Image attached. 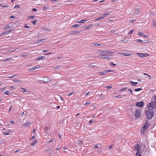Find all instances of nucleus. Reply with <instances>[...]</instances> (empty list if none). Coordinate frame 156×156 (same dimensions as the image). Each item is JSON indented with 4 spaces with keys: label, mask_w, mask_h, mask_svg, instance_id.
<instances>
[{
    "label": "nucleus",
    "mask_w": 156,
    "mask_h": 156,
    "mask_svg": "<svg viewBox=\"0 0 156 156\" xmlns=\"http://www.w3.org/2000/svg\"><path fill=\"white\" fill-rule=\"evenodd\" d=\"M104 52L108 54H114V52H111L108 50L105 51H103Z\"/></svg>",
    "instance_id": "6ab92c4d"
},
{
    "label": "nucleus",
    "mask_w": 156,
    "mask_h": 156,
    "mask_svg": "<svg viewBox=\"0 0 156 156\" xmlns=\"http://www.w3.org/2000/svg\"><path fill=\"white\" fill-rule=\"evenodd\" d=\"M146 129H144L143 128L141 130V133L142 134H143L144 133V132H145V131Z\"/></svg>",
    "instance_id": "ea45409f"
},
{
    "label": "nucleus",
    "mask_w": 156,
    "mask_h": 156,
    "mask_svg": "<svg viewBox=\"0 0 156 156\" xmlns=\"http://www.w3.org/2000/svg\"><path fill=\"white\" fill-rule=\"evenodd\" d=\"M9 91H5V92L4 93V94H5V95H9Z\"/></svg>",
    "instance_id": "8fccbe9b"
},
{
    "label": "nucleus",
    "mask_w": 156,
    "mask_h": 156,
    "mask_svg": "<svg viewBox=\"0 0 156 156\" xmlns=\"http://www.w3.org/2000/svg\"><path fill=\"white\" fill-rule=\"evenodd\" d=\"M137 55H138V56L141 58H143L144 57L148 56H149V54L148 53H137Z\"/></svg>",
    "instance_id": "20e7f679"
},
{
    "label": "nucleus",
    "mask_w": 156,
    "mask_h": 156,
    "mask_svg": "<svg viewBox=\"0 0 156 156\" xmlns=\"http://www.w3.org/2000/svg\"><path fill=\"white\" fill-rule=\"evenodd\" d=\"M154 111L153 109L148 108L146 111V116L148 119H151L153 116Z\"/></svg>",
    "instance_id": "f257e3e1"
},
{
    "label": "nucleus",
    "mask_w": 156,
    "mask_h": 156,
    "mask_svg": "<svg viewBox=\"0 0 156 156\" xmlns=\"http://www.w3.org/2000/svg\"><path fill=\"white\" fill-rule=\"evenodd\" d=\"M27 113V112L26 111H24L22 113V116L24 115H26Z\"/></svg>",
    "instance_id": "a19ab883"
},
{
    "label": "nucleus",
    "mask_w": 156,
    "mask_h": 156,
    "mask_svg": "<svg viewBox=\"0 0 156 156\" xmlns=\"http://www.w3.org/2000/svg\"><path fill=\"white\" fill-rule=\"evenodd\" d=\"M16 87H15L14 86H12L9 87V89H11V90L16 89Z\"/></svg>",
    "instance_id": "cd10ccee"
},
{
    "label": "nucleus",
    "mask_w": 156,
    "mask_h": 156,
    "mask_svg": "<svg viewBox=\"0 0 156 156\" xmlns=\"http://www.w3.org/2000/svg\"><path fill=\"white\" fill-rule=\"evenodd\" d=\"M113 147V145H111L108 147V148L109 149H111Z\"/></svg>",
    "instance_id": "e2e57ef3"
},
{
    "label": "nucleus",
    "mask_w": 156,
    "mask_h": 156,
    "mask_svg": "<svg viewBox=\"0 0 156 156\" xmlns=\"http://www.w3.org/2000/svg\"><path fill=\"white\" fill-rule=\"evenodd\" d=\"M133 31H134V30H130L128 33V34H132L133 33Z\"/></svg>",
    "instance_id": "de8ad7c7"
},
{
    "label": "nucleus",
    "mask_w": 156,
    "mask_h": 156,
    "mask_svg": "<svg viewBox=\"0 0 156 156\" xmlns=\"http://www.w3.org/2000/svg\"><path fill=\"white\" fill-rule=\"evenodd\" d=\"M53 141V139H52L51 140H50L49 141H48L47 142L48 143H50V142H52Z\"/></svg>",
    "instance_id": "680f3d73"
},
{
    "label": "nucleus",
    "mask_w": 156,
    "mask_h": 156,
    "mask_svg": "<svg viewBox=\"0 0 156 156\" xmlns=\"http://www.w3.org/2000/svg\"><path fill=\"white\" fill-rule=\"evenodd\" d=\"M121 54L122 55L125 56H129L131 55L130 54H129L128 53H121Z\"/></svg>",
    "instance_id": "aec40b11"
},
{
    "label": "nucleus",
    "mask_w": 156,
    "mask_h": 156,
    "mask_svg": "<svg viewBox=\"0 0 156 156\" xmlns=\"http://www.w3.org/2000/svg\"><path fill=\"white\" fill-rule=\"evenodd\" d=\"M142 89L141 88H138L137 89H134V91H138L141 90Z\"/></svg>",
    "instance_id": "f704fd0d"
},
{
    "label": "nucleus",
    "mask_w": 156,
    "mask_h": 156,
    "mask_svg": "<svg viewBox=\"0 0 156 156\" xmlns=\"http://www.w3.org/2000/svg\"><path fill=\"white\" fill-rule=\"evenodd\" d=\"M109 12H107L103 14L102 15V17H103V18L106 17L108 16L110 14Z\"/></svg>",
    "instance_id": "9b49d317"
},
{
    "label": "nucleus",
    "mask_w": 156,
    "mask_h": 156,
    "mask_svg": "<svg viewBox=\"0 0 156 156\" xmlns=\"http://www.w3.org/2000/svg\"><path fill=\"white\" fill-rule=\"evenodd\" d=\"M31 123L28 122H26L23 124V126L24 127H27L30 125Z\"/></svg>",
    "instance_id": "ddd939ff"
},
{
    "label": "nucleus",
    "mask_w": 156,
    "mask_h": 156,
    "mask_svg": "<svg viewBox=\"0 0 156 156\" xmlns=\"http://www.w3.org/2000/svg\"><path fill=\"white\" fill-rule=\"evenodd\" d=\"M100 96L101 98H105V96L104 95L102 94Z\"/></svg>",
    "instance_id": "13d9d810"
},
{
    "label": "nucleus",
    "mask_w": 156,
    "mask_h": 156,
    "mask_svg": "<svg viewBox=\"0 0 156 156\" xmlns=\"http://www.w3.org/2000/svg\"><path fill=\"white\" fill-rule=\"evenodd\" d=\"M24 27L26 28H30V27L29 26H27L26 24L24 25Z\"/></svg>",
    "instance_id": "3c124183"
},
{
    "label": "nucleus",
    "mask_w": 156,
    "mask_h": 156,
    "mask_svg": "<svg viewBox=\"0 0 156 156\" xmlns=\"http://www.w3.org/2000/svg\"><path fill=\"white\" fill-rule=\"evenodd\" d=\"M101 56L102 57V58L103 59H110V57L109 56H108L106 55L101 54Z\"/></svg>",
    "instance_id": "6e6552de"
},
{
    "label": "nucleus",
    "mask_w": 156,
    "mask_h": 156,
    "mask_svg": "<svg viewBox=\"0 0 156 156\" xmlns=\"http://www.w3.org/2000/svg\"><path fill=\"white\" fill-rule=\"evenodd\" d=\"M103 18V17H102V16L101 17H99L97 19H95L94 20V21L95 22H96V21H98V20H101Z\"/></svg>",
    "instance_id": "c756f323"
},
{
    "label": "nucleus",
    "mask_w": 156,
    "mask_h": 156,
    "mask_svg": "<svg viewBox=\"0 0 156 156\" xmlns=\"http://www.w3.org/2000/svg\"><path fill=\"white\" fill-rule=\"evenodd\" d=\"M144 105L143 101L139 102L136 103V105L138 107H141Z\"/></svg>",
    "instance_id": "0eeeda50"
},
{
    "label": "nucleus",
    "mask_w": 156,
    "mask_h": 156,
    "mask_svg": "<svg viewBox=\"0 0 156 156\" xmlns=\"http://www.w3.org/2000/svg\"><path fill=\"white\" fill-rule=\"evenodd\" d=\"M135 115L136 118H139L141 117V111L139 109H136L135 111Z\"/></svg>",
    "instance_id": "f03ea898"
},
{
    "label": "nucleus",
    "mask_w": 156,
    "mask_h": 156,
    "mask_svg": "<svg viewBox=\"0 0 156 156\" xmlns=\"http://www.w3.org/2000/svg\"><path fill=\"white\" fill-rule=\"evenodd\" d=\"M3 133L5 135H9V133L7 132H3Z\"/></svg>",
    "instance_id": "052dcab7"
},
{
    "label": "nucleus",
    "mask_w": 156,
    "mask_h": 156,
    "mask_svg": "<svg viewBox=\"0 0 156 156\" xmlns=\"http://www.w3.org/2000/svg\"><path fill=\"white\" fill-rule=\"evenodd\" d=\"M79 26L77 24H75L72 26V27H78Z\"/></svg>",
    "instance_id": "09e8293b"
},
{
    "label": "nucleus",
    "mask_w": 156,
    "mask_h": 156,
    "mask_svg": "<svg viewBox=\"0 0 156 156\" xmlns=\"http://www.w3.org/2000/svg\"><path fill=\"white\" fill-rule=\"evenodd\" d=\"M153 25L156 27V22L155 21H154L153 22Z\"/></svg>",
    "instance_id": "49530a36"
},
{
    "label": "nucleus",
    "mask_w": 156,
    "mask_h": 156,
    "mask_svg": "<svg viewBox=\"0 0 156 156\" xmlns=\"http://www.w3.org/2000/svg\"><path fill=\"white\" fill-rule=\"evenodd\" d=\"M37 142V140H35L34 142L31 143L30 144L31 145L33 146L34 145L36 144Z\"/></svg>",
    "instance_id": "bb28decb"
},
{
    "label": "nucleus",
    "mask_w": 156,
    "mask_h": 156,
    "mask_svg": "<svg viewBox=\"0 0 156 156\" xmlns=\"http://www.w3.org/2000/svg\"><path fill=\"white\" fill-rule=\"evenodd\" d=\"M130 83L131 84L132 86H135L138 83V82H134L132 81H130Z\"/></svg>",
    "instance_id": "4468645a"
},
{
    "label": "nucleus",
    "mask_w": 156,
    "mask_h": 156,
    "mask_svg": "<svg viewBox=\"0 0 156 156\" xmlns=\"http://www.w3.org/2000/svg\"><path fill=\"white\" fill-rule=\"evenodd\" d=\"M73 93H74L73 92H71V93H69V94H68V96H70L71 95H72L73 94Z\"/></svg>",
    "instance_id": "5fc2aeb1"
},
{
    "label": "nucleus",
    "mask_w": 156,
    "mask_h": 156,
    "mask_svg": "<svg viewBox=\"0 0 156 156\" xmlns=\"http://www.w3.org/2000/svg\"><path fill=\"white\" fill-rule=\"evenodd\" d=\"M140 12V11L139 9H135L134 10L133 14L135 15H137Z\"/></svg>",
    "instance_id": "9d476101"
},
{
    "label": "nucleus",
    "mask_w": 156,
    "mask_h": 156,
    "mask_svg": "<svg viewBox=\"0 0 156 156\" xmlns=\"http://www.w3.org/2000/svg\"><path fill=\"white\" fill-rule=\"evenodd\" d=\"M83 144V143L82 140H80L78 142V144L80 145H82Z\"/></svg>",
    "instance_id": "473e14b6"
},
{
    "label": "nucleus",
    "mask_w": 156,
    "mask_h": 156,
    "mask_svg": "<svg viewBox=\"0 0 156 156\" xmlns=\"http://www.w3.org/2000/svg\"><path fill=\"white\" fill-rule=\"evenodd\" d=\"M13 82H15V83H16V82H22V81H21L20 80H19L15 79V80H13Z\"/></svg>",
    "instance_id": "393cba45"
},
{
    "label": "nucleus",
    "mask_w": 156,
    "mask_h": 156,
    "mask_svg": "<svg viewBox=\"0 0 156 156\" xmlns=\"http://www.w3.org/2000/svg\"><path fill=\"white\" fill-rule=\"evenodd\" d=\"M44 78H47V79L46 80V81L42 80L43 81V83H48L49 82L51 81V80H50L49 79L48 77H44Z\"/></svg>",
    "instance_id": "dca6fc26"
},
{
    "label": "nucleus",
    "mask_w": 156,
    "mask_h": 156,
    "mask_svg": "<svg viewBox=\"0 0 156 156\" xmlns=\"http://www.w3.org/2000/svg\"><path fill=\"white\" fill-rule=\"evenodd\" d=\"M90 93V91H88V92H87V93L85 95V96H87L89 95V94Z\"/></svg>",
    "instance_id": "bf43d9fd"
},
{
    "label": "nucleus",
    "mask_w": 156,
    "mask_h": 156,
    "mask_svg": "<svg viewBox=\"0 0 156 156\" xmlns=\"http://www.w3.org/2000/svg\"><path fill=\"white\" fill-rule=\"evenodd\" d=\"M106 88L108 89H110L112 88V87L111 86H108L106 87Z\"/></svg>",
    "instance_id": "69168bd1"
},
{
    "label": "nucleus",
    "mask_w": 156,
    "mask_h": 156,
    "mask_svg": "<svg viewBox=\"0 0 156 156\" xmlns=\"http://www.w3.org/2000/svg\"><path fill=\"white\" fill-rule=\"evenodd\" d=\"M136 156H141V153L136 152Z\"/></svg>",
    "instance_id": "e433bc0d"
},
{
    "label": "nucleus",
    "mask_w": 156,
    "mask_h": 156,
    "mask_svg": "<svg viewBox=\"0 0 156 156\" xmlns=\"http://www.w3.org/2000/svg\"><path fill=\"white\" fill-rule=\"evenodd\" d=\"M8 6H9V5H5L2 6V8H6V7H8Z\"/></svg>",
    "instance_id": "4d7b16f0"
},
{
    "label": "nucleus",
    "mask_w": 156,
    "mask_h": 156,
    "mask_svg": "<svg viewBox=\"0 0 156 156\" xmlns=\"http://www.w3.org/2000/svg\"><path fill=\"white\" fill-rule=\"evenodd\" d=\"M5 143V141L4 140H0V144H4Z\"/></svg>",
    "instance_id": "37998d69"
},
{
    "label": "nucleus",
    "mask_w": 156,
    "mask_h": 156,
    "mask_svg": "<svg viewBox=\"0 0 156 156\" xmlns=\"http://www.w3.org/2000/svg\"><path fill=\"white\" fill-rule=\"evenodd\" d=\"M136 41L137 42H140L141 44H142V43H143V41L142 40H140V39H137L136 40Z\"/></svg>",
    "instance_id": "a878e982"
},
{
    "label": "nucleus",
    "mask_w": 156,
    "mask_h": 156,
    "mask_svg": "<svg viewBox=\"0 0 156 156\" xmlns=\"http://www.w3.org/2000/svg\"><path fill=\"white\" fill-rule=\"evenodd\" d=\"M123 96H125V95H123ZM122 95H118L115 96V97L116 98H122Z\"/></svg>",
    "instance_id": "2f4dec72"
},
{
    "label": "nucleus",
    "mask_w": 156,
    "mask_h": 156,
    "mask_svg": "<svg viewBox=\"0 0 156 156\" xmlns=\"http://www.w3.org/2000/svg\"><path fill=\"white\" fill-rule=\"evenodd\" d=\"M105 71H106V73H107V72H113V71L112 70H105Z\"/></svg>",
    "instance_id": "6e6d98bb"
},
{
    "label": "nucleus",
    "mask_w": 156,
    "mask_h": 156,
    "mask_svg": "<svg viewBox=\"0 0 156 156\" xmlns=\"http://www.w3.org/2000/svg\"><path fill=\"white\" fill-rule=\"evenodd\" d=\"M35 17V16H29L28 17V18L29 19H33Z\"/></svg>",
    "instance_id": "72a5a7b5"
},
{
    "label": "nucleus",
    "mask_w": 156,
    "mask_h": 156,
    "mask_svg": "<svg viewBox=\"0 0 156 156\" xmlns=\"http://www.w3.org/2000/svg\"><path fill=\"white\" fill-rule=\"evenodd\" d=\"M100 44L97 43L93 42L92 43V45L93 46L100 45Z\"/></svg>",
    "instance_id": "412c9836"
},
{
    "label": "nucleus",
    "mask_w": 156,
    "mask_h": 156,
    "mask_svg": "<svg viewBox=\"0 0 156 156\" xmlns=\"http://www.w3.org/2000/svg\"><path fill=\"white\" fill-rule=\"evenodd\" d=\"M80 31H78V30L73 31L71 32L70 34H76L79 33H80Z\"/></svg>",
    "instance_id": "2eb2a0df"
},
{
    "label": "nucleus",
    "mask_w": 156,
    "mask_h": 156,
    "mask_svg": "<svg viewBox=\"0 0 156 156\" xmlns=\"http://www.w3.org/2000/svg\"><path fill=\"white\" fill-rule=\"evenodd\" d=\"M20 6L19 5H16L14 8V9H19L20 8Z\"/></svg>",
    "instance_id": "7c9ffc66"
},
{
    "label": "nucleus",
    "mask_w": 156,
    "mask_h": 156,
    "mask_svg": "<svg viewBox=\"0 0 156 156\" xmlns=\"http://www.w3.org/2000/svg\"><path fill=\"white\" fill-rule=\"evenodd\" d=\"M138 34L140 36H142L144 37H146L147 36L146 35H144V33L141 32H139L138 33Z\"/></svg>",
    "instance_id": "c85d7f7f"
},
{
    "label": "nucleus",
    "mask_w": 156,
    "mask_h": 156,
    "mask_svg": "<svg viewBox=\"0 0 156 156\" xmlns=\"http://www.w3.org/2000/svg\"><path fill=\"white\" fill-rule=\"evenodd\" d=\"M149 126V124L147 123V121H146L145 124L143 127V128L144 129H147Z\"/></svg>",
    "instance_id": "1a4fd4ad"
},
{
    "label": "nucleus",
    "mask_w": 156,
    "mask_h": 156,
    "mask_svg": "<svg viewBox=\"0 0 156 156\" xmlns=\"http://www.w3.org/2000/svg\"><path fill=\"white\" fill-rule=\"evenodd\" d=\"M45 57L44 56H41L40 57L38 58L36 60H41V59H43V58H44Z\"/></svg>",
    "instance_id": "5701e85b"
},
{
    "label": "nucleus",
    "mask_w": 156,
    "mask_h": 156,
    "mask_svg": "<svg viewBox=\"0 0 156 156\" xmlns=\"http://www.w3.org/2000/svg\"><path fill=\"white\" fill-rule=\"evenodd\" d=\"M11 31H12L11 30L7 31V34L11 32Z\"/></svg>",
    "instance_id": "338daca9"
},
{
    "label": "nucleus",
    "mask_w": 156,
    "mask_h": 156,
    "mask_svg": "<svg viewBox=\"0 0 156 156\" xmlns=\"http://www.w3.org/2000/svg\"><path fill=\"white\" fill-rule=\"evenodd\" d=\"M1 34H2V35H5L6 34H7V31H6L5 32H3Z\"/></svg>",
    "instance_id": "864d4df0"
},
{
    "label": "nucleus",
    "mask_w": 156,
    "mask_h": 156,
    "mask_svg": "<svg viewBox=\"0 0 156 156\" xmlns=\"http://www.w3.org/2000/svg\"><path fill=\"white\" fill-rule=\"evenodd\" d=\"M12 58L11 57H10L8 58H5V59H3L2 60V61L4 62H5L7 60H12Z\"/></svg>",
    "instance_id": "b1692460"
},
{
    "label": "nucleus",
    "mask_w": 156,
    "mask_h": 156,
    "mask_svg": "<svg viewBox=\"0 0 156 156\" xmlns=\"http://www.w3.org/2000/svg\"><path fill=\"white\" fill-rule=\"evenodd\" d=\"M156 107V101H153L150 103L148 107V108H151L153 109Z\"/></svg>",
    "instance_id": "7ed1b4c3"
},
{
    "label": "nucleus",
    "mask_w": 156,
    "mask_h": 156,
    "mask_svg": "<svg viewBox=\"0 0 156 156\" xmlns=\"http://www.w3.org/2000/svg\"><path fill=\"white\" fill-rule=\"evenodd\" d=\"M43 9L44 10H48V6H44L43 7Z\"/></svg>",
    "instance_id": "58836bf2"
},
{
    "label": "nucleus",
    "mask_w": 156,
    "mask_h": 156,
    "mask_svg": "<svg viewBox=\"0 0 156 156\" xmlns=\"http://www.w3.org/2000/svg\"><path fill=\"white\" fill-rule=\"evenodd\" d=\"M140 148V146L139 144H137L134 147V149L135 151H136V152L141 153V151L139 150Z\"/></svg>",
    "instance_id": "39448f33"
},
{
    "label": "nucleus",
    "mask_w": 156,
    "mask_h": 156,
    "mask_svg": "<svg viewBox=\"0 0 156 156\" xmlns=\"http://www.w3.org/2000/svg\"><path fill=\"white\" fill-rule=\"evenodd\" d=\"M61 67V66H56L54 67L55 69H57Z\"/></svg>",
    "instance_id": "79ce46f5"
},
{
    "label": "nucleus",
    "mask_w": 156,
    "mask_h": 156,
    "mask_svg": "<svg viewBox=\"0 0 156 156\" xmlns=\"http://www.w3.org/2000/svg\"><path fill=\"white\" fill-rule=\"evenodd\" d=\"M88 20L87 19H83L80 21H77L76 22V23H84L85 22H86Z\"/></svg>",
    "instance_id": "f8f14e48"
},
{
    "label": "nucleus",
    "mask_w": 156,
    "mask_h": 156,
    "mask_svg": "<svg viewBox=\"0 0 156 156\" xmlns=\"http://www.w3.org/2000/svg\"><path fill=\"white\" fill-rule=\"evenodd\" d=\"M44 39H41L39 40L38 41H37V43H36V44L39 43L40 42H42L43 41V40H44Z\"/></svg>",
    "instance_id": "4c0bfd02"
},
{
    "label": "nucleus",
    "mask_w": 156,
    "mask_h": 156,
    "mask_svg": "<svg viewBox=\"0 0 156 156\" xmlns=\"http://www.w3.org/2000/svg\"><path fill=\"white\" fill-rule=\"evenodd\" d=\"M21 89L23 90L25 92L27 91L24 88H22Z\"/></svg>",
    "instance_id": "0e129e2a"
},
{
    "label": "nucleus",
    "mask_w": 156,
    "mask_h": 156,
    "mask_svg": "<svg viewBox=\"0 0 156 156\" xmlns=\"http://www.w3.org/2000/svg\"><path fill=\"white\" fill-rule=\"evenodd\" d=\"M106 73V71L105 70L104 71L99 72V74L100 75H103L105 74Z\"/></svg>",
    "instance_id": "a211bd4d"
},
{
    "label": "nucleus",
    "mask_w": 156,
    "mask_h": 156,
    "mask_svg": "<svg viewBox=\"0 0 156 156\" xmlns=\"http://www.w3.org/2000/svg\"><path fill=\"white\" fill-rule=\"evenodd\" d=\"M128 91H129L130 92L131 94H133V91L131 89H128Z\"/></svg>",
    "instance_id": "603ef678"
},
{
    "label": "nucleus",
    "mask_w": 156,
    "mask_h": 156,
    "mask_svg": "<svg viewBox=\"0 0 156 156\" xmlns=\"http://www.w3.org/2000/svg\"><path fill=\"white\" fill-rule=\"evenodd\" d=\"M93 25V24H91V25H89L87 27H85L84 29L85 30H86L87 29H90L91 27Z\"/></svg>",
    "instance_id": "4be33fe9"
},
{
    "label": "nucleus",
    "mask_w": 156,
    "mask_h": 156,
    "mask_svg": "<svg viewBox=\"0 0 156 156\" xmlns=\"http://www.w3.org/2000/svg\"><path fill=\"white\" fill-rule=\"evenodd\" d=\"M93 122V121L92 120H91L89 122V124H91V123H92Z\"/></svg>",
    "instance_id": "774afa93"
},
{
    "label": "nucleus",
    "mask_w": 156,
    "mask_h": 156,
    "mask_svg": "<svg viewBox=\"0 0 156 156\" xmlns=\"http://www.w3.org/2000/svg\"><path fill=\"white\" fill-rule=\"evenodd\" d=\"M37 23V21L36 20H34L32 21V23L34 25H35Z\"/></svg>",
    "instance_id": "a18cd8bd"
},
{
    "label": "nucleus",
    "mask_w": 156,
    "mask_h": 156,
    "mask_svg": "<svg viewBox=\"0 0 156 156\" xmlns=\"http://www.w3.org/2000/svg\"><path fill=\"white\" fill-rule=\"evenodd\" d=\"M40 66L38 65L36 66L33 67L32 68H29L28 69V70L30 71H32V70H34L40 68Z\"/></svg>",
    "instance_id": "423d86ee"
},
{
    "label": "nucleus",
    "mask_w": 156,
    "mask_h": 156,
    "mask_svg": "<svg viewBox=\"0 0 156 156\" xmlns=\"http://www.w3.org/2000/svg\"><path fill=\"white\" fill-rule=\"evenodd\" d=\"M12 28V26L10 25V24H8L6 25L4 29H7L9 28Z\"/></svg>",
    "instance_id": "f3484780"
},
{
    "label": "nucleus",
    "mask_w": 156,
    "mask_h": 156,
    "mask_svg": "<svg viewBox=\"0 0 156 156\" xmlns=\"http://www.w3.org/2000/svg\"><path fill=\"white\" fill-rule=\"evenodd\" d=\"M127 87H125L121 89L120 90V91H125L127 89Z\"/></svg>",
    "instance_id": "c9c22d12"
},
{
    "label": "nucleus",
    "mask_w": 156,
    "mask_h": 156,
    "mask_svg": "<svg viewBox=\"0 0 156 156\" xmlns=\"http://www.w3.org/2000/svg\"><path fill=\"white\" fill-rule=\"evenodd\" d=\"M110 64L111 66H116V64H114V63H113V62H110Z\"/></svg>",
    "instance_id": "c03bdc74"
}]
</instances>
